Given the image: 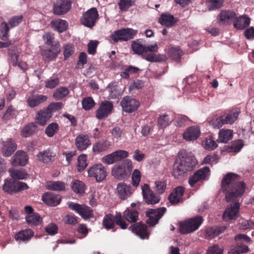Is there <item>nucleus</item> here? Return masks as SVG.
I'll list each match as a JSON object with an SVG mask.
<instances>
[{
  "mask_svg": "<svg viewBox=\"0 0 254 254\" xmlns=\"http://www.w3.org/2000/svg\"><path fill=\"white\" fill-rule=\"evenodd\" d=\"M182 51L179 47H171L168 51L169 56L174 60L178 62L182 55Z\"/></svg>",
  "mask_w": 254,
  "mask_h": 254,
  "instance_id": "obj_47",
  "label": "nucleus"
},
{
  "mask_svg": "<svg viewBox=\"0 0 254 254\" xmlns=\"http://www.w3.org/2000/svg\"><path fill=\"white\" fill-rule=\"evenodd\" d=\"M22 20L23 16L22 15L15 16L9 20L8 23L11 27H14L18 25Z\"/></svg>",
  "mask_w": 254,
  "mask_h": 254,
  "instance_id": "obj_64",
  "label": "nucleus"
},
{
  "mask_svg": "<svg viewBox=\"0 0 254 254\" xmlns=\"http://www.w3.org/2000/svg\"><path fill=\"white\" fill-rule=\"evenodd\" d=\"M0 27L1 32L2 33L1 39L2 40H6L8 37V32L9 30L8 25L6 22H3L1 23Z\"/></svg>",
  "mask_w": 254,
  "mask_h": 254,
  "instance_id": "obj_59",
  "label": "nucleus"
},
{
  "mask_svg": "<svg viewBox=\"0 0 254 254\" xmlns=\"http://www.w3.org/2000/svg\"><path fill=\"white\" fill-rule=\"evenodd\" d=\"M52 116L53 114L48 110V108L41 110L36 115V122L40 125L44 126Z\"/></svg>",
  "mask_w": 254,
  "mask_h": 254,
  "instance_id": "obj_23",
  "label": "nucleus"
},
{
  "mask_svg": "<svg viewBox=\"0 0 254 254\" xmlns=\"http://www.w3.org/2000/svg\"><path fill=\"white\" fill-rule=\"evenodd\" d=\"M111 133L113 137V139L116 142H118L121 139L123 131L119 127H116L112 129Z\"/></svg>",
  "mask_w": 254,
  "mask_h": 254,
  "instance_id": "obj_58",
  "label": "nucleus"
},
{
  "mask_svg": "<svg viewBox=\"0 0 254 254\" xmlns=\"http://www.w3.org/2000/svg\"><path fill=\"white\" fill-rule=\"evenodd\" d=\"M235 240L236 246L235 248V253L239 254L248 251L249 248L246 245L250 243L251 240L249 237L245 234H239L235 236Z\"/></svg>",
  "mask_w": 254,
  "mask_h": 254,
  "instance_id": "obj_11",
  "label": "nucleus"
},
{
  "mask_svg": "<svg viewBox=\"0 0 254 254\" xmlns=\"http://www.w3.org/2000/svg\"><path fill=\"white\" fill-rule=\"evenodd\" d=\"M209 10H214L220 8L223 5V0H206Z\"/></svg>",
  "mask_w": 254,
  "mask_h": 254,
  "instance_id": "obj_45",
  "label": "nucleus"
},
{
  "mask_svg": "<svg viewBox=\"0 0 254 254\" xmlns=\"http://www.w3.org/2000/svg\"><path fill=\"white\" fill-rule=\"evenodd\" d=\"M59 128L58 124L56 123H52L49 124L45 129V133L49 137H53L57 132Z\"/></svg>",
  "mask_w": 254,
  "mask_h": 254,
  "instance_id": "obj_52",
  "label": "nucleus"
},
{
  "mask_svg": "<svg viewBox=\"0 0 254 254\" xmlns=\"http://www.w3.org/2000/svg\"><path fill=\"white\" fill-rule=\"evenodd\" d=\"M52 27L56 31L60 33H62L65 31L68 26L67 22L65 20L61 19H58L53 20L51 22Z\"/></svg>",
  "mask_w": 254,
  "mask_h": 254,
  "instance_id": "obj_35",
  "label": "nucleus"
},
{
  "mask_svg": "<svg viewBox=\"0 0 254 254\" xmlns=\"http://www.w3.org/2000/svg\"><path fill=\"white\" fill-rule=\"evenodd\" d=\"M159 23L163 26L172 27L176 22L175 17L169 13H163L159 19Z\"/></svg>",
  "mask_w": 254,
  "mask_h": 254,
  "instance_id": "obj_32",
  "label": "nucleus"
},
{
  "mask_svg": "<svg viewBox=\"0 0 254 254\" xmlns=\"http://www.w3.org/2000/svg\"><path fill=\"white\" fill-rule=\"evenodd\" d=\"M137 33V30L129 28H123L114 31L110 37L114 43L127 42L133 39Z\"/></svg>",
  "mask_w": 254,
  "mask_h": 254,
  "instance_id": "obj_7",
  "label": "nucleus"
},
{
  "mask_svg": "<svg viewBox=\"0 0 254 254\" xmlns=\"http://www.w3.org/2000/svg\"><path fill=\"white\" fill-rule=\"evenodd\" d=\"M82 105L84 109L88 110L94 106L95 102L91 96H88L83 99Z\"/></svg>",
  "mask_w": 254,
  "mask_h": 254,
  "instance_id": "obj_53",
  "label": "nucleus"
},
{
  "mask_svg": "<svg viewBox=\"0 0 254 254\" xmlns=\"http://www.w3.org/2000/svg\"><path fill=\"white\" fill-rule=\"evenodd\" d=\"M113 152L116 157L117 162L126 158L128 156V152L126 150H118Z\"/></svg>",
  "mask_w": 254,
  "mask_h": 254,
  "instance_id": "obj_63",
  "label": "nucleus"
},
{
  "mask_svg": "<svg viewBox=\"0 0 254 254\" xmlns=\"http://www.w3.org/2000/svg\"><path fill=\"white\" fill-rule=\"evenodd\" d=\"M197 164L194 156L186 151H181L174 164L172 175L175 178L183 176L188 172L192 171Z\"/></svg>",
  "mask_w": 254,
  "mask_h": 254,
  "instance_id": "obj_2",
  "label": "nucleus"
},
{
  "mask_svg": "<svg viewBox=\"0 0 254 254\" xmlns=\"http://www.w3.org/2000/svg\"><path fill=\"white\" fill-rule=\"evenodd\" d=\"M117 190L119 197L123 200L129 197L134 190L129 185L125 183H119Z\"/></svg>",
  "mask_w": 254,
  "mask_h": 254,
  "instance_id": "obj_21",
  "label": "nucleus"
},
{
  "mask_svg": "<svg viewBox=\"0 0 254 254\" xmlns=\"http://www.w3.org/2000/svg\"><path fill=\"white\" fill-rule=\"evenodd\" d=\"M53 157V153L49 149L40 152L37 155L38 160L44 163L49 162Z\"/></svg>",
  "mask_w": 254,
  "mask_h": 254,
  "instance_id": "obj_40",
  "label": "nucleus"
},
{
  "mask_svg": "<svg viewBox=\"0 0 254 254\" xmlns=\"http://www.w3.org/2000/svg\"><path fill=\"white\" fill-rule=\"evenodd\" d=\"M120 104L123 110L127 113H131L136 111L140 106L138 100L132 98V96H125Z\"/></svg>",
  "mask_w": 254,
  "mask_h": 254,
  "instance_id": "obj_13",
  "label": "nucleus"
},
{
  "mask_svg": "<svg viewBox=\"0 0 254 254\" xmlns=\"http://www.w3.org/2000/svg\"><path fill=\"white\" fill-rule=\"evenodd\" d=\"M1 144V153L5 157L10 156L17 149V144L12 138H7L2 141Z\"/></svg>",
  "mask_w": 254,
  "mask_h": 254,
  "instance_id": "obj_19",
  "label": "nucleus"
},
{
  "mask_svg": "<svg viewBox=\"0 0 254 254\" xmlns=\"http://www.w3.org/2000/svg\"><path fill=\"white\" fill-rule=\"evenodd\" d=\"M111 145V142L107 140H101L95 143L92 147L93 151L99 153L107 150Z\"/></svg>",
  "mask_w": 254,
  "mask_h": 254,
  "instance_id": "obj_31",
  "label": "nucleus"
},
{
  "mask_svg": "<svg viewBox=\"0 0 254 254\" xmlns=\"http://www.w3.org/2000/svg\"><path fill=\"white\" fill-rule=\"evenodd\" d=\"M26 220L29 225L37 226L40 224L41 217L39 214L35 213L31 215H27L26 216Z\"/></svg>",
  "mask_w": 254,
  "mask_h": 254,
  "instance_id": "obj_46",
  "label": "nucleus"
},
{
  "mask_svg": "<svg viewBox=\"0 0 254 254\" xmlns=\"http://www.w3.org/2000/svg\"><path fill=\"white\" fill-rule=\"evenodd\" d=\"M47 96H29L27 103L31 107H35L47 100Z\"/></svg>",
  "mask_w": 254,
  "mask_h": 254,
  "instance_id": "obj_42",
  "label": "nucleus"
},
{
  "mask_svg": "<svg viewBox=\"0 0 254 254\" xmlns=\"http://www.w3.org/2000/svg\"><path fill=\"white\" fill-rule=\"evenodd\" d=\"M71 7L70 0H57L54 3L53 13L57 15H64L69 11Z\"/></svg>",
  "mask_w": 254,
  "mask_h": 254,
  "instance_id": "obj_16",
  "label": "nucleus"
},
{
  "mask_svg": "<svg viewBox=\"0 0 254 254\" xmlns=\"http://www.w3.org/2000/svg\"><path fill=\"white\" fill-rule=\"evenodd\" d=\"M141 180V173L138 169H134L131 175V185L136 188L139 185Z\"/></svg>",
  "mask_w": 254,
  "mask_h": 254,
  "instance_id": "obj_50",
  "label": "nucleus"
},
{
  "mask_svg": "<svg viewBox=\"0 0 254 254\" xmlns=\"http://www.w3.org/2000/svg\"><path fill=\"white\" fill-rule=\"evenodd\" d=\"M60 52V45L56 44L51 49L44 50L42 52V56L45 60L50 61L55 59Z\"/></svg>",
  "mask_w": 254,
  "mask_h": 254,
  "instance_id": "obj_27",
  "label": "nucleus"
},
{
  "mask_svg": "<svg viewBox=\"0 0 254 254\" xmlns=\"http://www.w3.org/2000/svg\"><path fill=\"white\" fill-rule=\"evenodd\" d=\"M208 123L209 125L216 128H219L225 125L224 117L222 116L219 117L216 115H213Z\"/></svg>",
  "mask_w": 254,
  "mask_h": 254,
  "instance_id": "obj_39",
  "label": "nucleus"
},
{
  "mask_svg": "<svg viewBox=\"0 0 254 254\" xmlns=\"http://www.w3.org/2000/svg\"><path fill=\"white\" fill-rule=\"evenodd\" d=\"M113 104L108 101L102 102L98 109L96 111L95 115L97 119L102 120L106 118L111 114L113 110Z\"/></svg>",
  "mask_w": 254,
  "mask_h": 254,
  "instance_id": "obj_17",
  "label": "nucleus"
},
{
  "mask_svg": "<svg viewBox=\"0 0 254 254\" xmlns=\"http://www.w3.org/2000/svg\"><path fill=\"white\" fill-rule=\"evenodd\" d=\"M233 136L232 130L221 129L219 130L218 141L220 142L226 143L231 139Z\"/></svg>",
  "mask_w": 254,
  "mask_h": 254,
  "instance_id": "obj_34",
  "label": "nucleus"
},
{
  "mask_svg": "<svg viewBox=\"0 0 254 254\" xmlns=\"http://www.w3.org/2000/svg\"><path fill=\"white\" fill-rule=\"evenodd\" d=\"M75 144L79 150L86 149L91 144L88 135L82 134L78 135L75 139Z\"/></svg>",
  "mask_w": 254,
  "mask_h": 254,
  "instance_id": "obj_26",
  "label": "nucleus"
},
{
  "mask_svg": "<svg viewBox=\"0 0 254 254\" xmlns=\"http://www.w3.org/2000/svg\"><path fill=\"white\" fill-rule=\"evenodd\" d=\"M99 42L96 40H91L88 44V52L89 54L94 55L96 52V49Z\"/></svg>",
  "mask_w": 254,
  "mask_h": 254,
  "instance_id": "obj_61",
  "label": "nucleus"
},
{
  "mask_svg": "<svg viewBox=\"0 0 254 254\" xmlns=\"http://www.w3.org/2000/svg\"><path fill=\"white\" fill-rule=\"evenodd\" d=\"M88 176L94 179L97 183L104 181L108 175L106 168L102 164H96L89 167Z\"/></svg>",
  "mask_w": 254,
  "mask_h": 254,
  "instance_id": "obj_8",
  "label": "nucleus"
},
{
  "mask_svg": "<svg viewBox=\"0 0 254 254\" xmlns=\"http://www.w3.org/2000/svg\"><path fill=\"white\" fill-rule=\"evenodd\" d=\"M240 111L237 110L229 111L227 113H225L224 117V121L225 124H232L238 119Z\"/></svg>",
  "mask_w": 254,
  "mask_h": 254,
  "instance_id": "obj_37",
  "label": "nucleus"
},
{
  "mask_svg": "<svg viewBox=\"0 0 254 254\" xmlns=\"http://www.w3.org/2000/svg\"><path fill=\"white\" fill-rule=\"evenodd\" d=\"M200 131L197 126H191L187 128L183 133V138L187 141L197 139L200 136Z\"/></svg>",
  "mask_w": 254,
  "mask_h": 254,
  "instance_id": "obj_24",
  "label": "nucleus"
},
{
  "mask_svg": "<svg viewBox=\"0 0 254 254\" xmlns=\"http://www.w3.org/2000/svg\"><path fill=\"white\" fill-rule=\"evenodd\" d=\"M170 122L169 116L167 114L160 116L159 117L157 120L158 125L161 128L166 127L169 125Z\"/></svg>",
  "mask_w": 254,
  "mask_h": 254,
  "instance_id": "obj_54",
  "label": "nucleus"
},
{
  "mask_svg": "<svg viewBox=\"0 0 254 254\" xmlns=\"http://www.w3.org/2000/svg\"><path fill=\"white\" fill-rule=\"evenodd\" d=\"M132 0H120L119 6L121 11H127L130 7L133 5Z\"/></svg>",
  "mask_w": 254,
  "mask_h": 254,
  "instance_id": "obj_56",
  "label": "nucleus"
},
{
  "mask_svg": "<svg viewBox=\"0 0 254 254\" xmlns=\"http://www.w3.org/2000/svg\"><path fill=\"white\" fill-rule=\"evenodd\" d=\"M185 192V188L179 186L174 189L168 196V199L172 204L182 203L184 200L183 196Z\"/></svg>",
  "mask_w": 254,
  "mask_h": 254,
  "instance_id": "obj_20",
  "label": "nucleus"
},
{
  "mask_svg": "<svg viewBox=\"0 0 254 254\" xmlns=\"http://www.w3.org/2000/svg\"><path fill=\"white\" fill-rule=\"evenodd\" d=\"M49 189L56 191L65 190V184L61 181L51 182L48 185Z\"/></svg>",
  "mask_w": 254,
  "mask_h": 254,
  "instance_id": "obj_44",
  "label": "nucleus"
},
{
  "mask_svg": "<svg viewBox=\"0 0 254 254\" xmlns=\"http://www.w3.org/2000/svg\"><path fill=\"white\" fill-rule=\"evenodd\" d=\"M141 190L143 198L147 204H154L159 202V196L150 190L148 185L144 184L142 186Z\"/></svg>",
  "mask_w": 254,
  "mask_h": 254,
  "instance_id": "obj_18",
  "label": "nucleus"
},
{
  "mask_svg": "<svg viewBox=\"0 0 254 254\" xmlns=\"http://www.w3.org/2000/svg\"><path fill=\"white\" fill-rule=\"evenodd\" d=\"M244 146L243 141L242 140H237L232 143L231 149L233 152H239Z\"/></svg>",
  "mask_w": 254,
  "mask_h": 254,
  "instance_id": "obj_60",
  "label": "nucleus"
},
{
  "mask_svg": "<svg viewBox=\"0 0 254 254\" xmlns=\"http://www.w3.org/2000/svg\"><path fill=\"white\" fill-rule=\"evenodd\" d=\"M131 47L134 53L140 55L145 53V46L140 43V40L137 39L132 41Z\"/></svg>",
  "mask_w": 254,
  "mask_h": 254,
  "instance_id": "obj_41",
  "label": "nucleus"
},
{
  "mask_svg": "<svg viewBox=\"0 0 254 254\" xmlns=\"http://www.w3.org/2000/svg\"><path fill=\"white\" fill-rule=\"evenodd\" d=\"M18 114V111L11 106H10L7 109L2 118L4 121H8L11 119L15 118Z\"/></svg>",
  "mask_w": 254,
  "mask_h": 254,
  "instance_id": "obj_48",
  "label": "nucleus"
},
{
  "mask_svg": "<svg viewBox=\"0 0 254 254\" xmlns=\"http://www.w3.org/2000/svg\"><path fill=\"white\" fill-rule=\"evenodd\" d=\"M226 228L225 226L208 228L205 230L206 237L208 239H213L223 233Z\"/></svg>",
  "mask_w": 254,
  "mask_h": 254,
  "instance_id": "obj_30",
  "label": "nucleus"
},
{
  "mask_svg": "<svg viewBox=\"0 0 254 254\" xmlns=\"http://www.w3.org/2000/svg\"><path fill=\"white\" fill-rule=\"evenodd\" d=\"M203 221L201 216H196L180 223L179 231L182 234H188L197 230Z\"/></svg>",
  "mask_w": 254,
  "mask_h": 254,
  "instance_id": "obj_5",
  "label": "nucleus"
},
{
  "mask_svg": "<svg viewBox=\"0 0 254 254\" xmlns=\"http://www.w3.org/2000/svg\"><path fill=\"white\" fill-rule=\"evenodd\" d=\"M204 147L208 150H212L216 148L217 146L216 142L213 140L212 136L206 138L204 141Z\"/></svg>",
  "mask_w": 254,
  "mask_h": 254,
  "instance_id": "obj_55",
  "label": "nucleus"
},
{
  "mask_svg": "<svg viewBox=\"0 0 254 254\" xmlns=\"http://www.w3.org/2000/svg\"><path fill=\"white\" fill-rule=\"evenodd\" d=\"M34 233L32 230L26 229L17 232L14 236V239L16 241L27 242L31 239Z\"/></svg>",
  "mask_w": 254,
  "mask_h": 254,
  "instance_id": "obj_29",
  "label": "nucleus"
},
{
  "mask_svg": "<svg viewBox=\"0 0 254 254\" xmlns=\"http://www.w3.org/2000/svg\"><path fill=\"white\" fill-rule=\"evenodd\" d=\"M87 155L85 154H81L78 157V164L77 165V169L78 172L83 171L87 166L86 162Z\"/></svg>",
  "mask_w": 254,
  "mask_h": 254,
  "instance_id": "obj_51",
  "label": "nucleus"
},
{
  "mask_svg": "<svg viewBox=\"0 0 254 254\" xmlns=\"http://www.w3.org/2000/svg\"><path fill=\"white\" fill-rule=\"evenodd\" d=\"M209 175V168L205 166L196 171L193 175L190 177L189 183L191 187H193L196 183L202 180H207Z\"/></svg>",
  "mask_w": 254,
  "mask_h": 254,
  "instance_id": "obj_14",
  "label": "nucleus"
},
{
  "mask_svg": "<svg viewBox=\"0 0 254 254\" xmlns=\"http://www.w3.org/2000/svg\"><path fill=\"white\" fill-rule=\"evenodd\" d=\"M119 226L122 229L128 228V224L123 219L121 213H117L114 217L111 214H106L103 220V224L107 229H111L114 227L115 224Z\"/></svg>",
  "mask_w": 254,
  "mask_h": 254,
  "instance_id": "obj_6",
  "label": "nucleus"
},
{
  "mask_svg": "<svg viewBox=\"0 0 254 254\" xmlns=\"http://www.w3.org/2000/svg\"><path fill=\"white\" fill-rule=\"evenodd\" d=\"M37 127L34 123H30L26 125L21 130V135L23 137H29L34 134Z\"/></svg>",
  "mask_w": 254,
  "mask_h": 254,
  "instance_id": "obj_36",
  "label": "nucleus"
},
{
  "mask_svg": "<svg viewBox=\"0 0 254 254\" xmlns=\"http://www.w3.org/2000/svg\"><path fill=\"white\" fill-rule=\"evenodd\" d=\"M73 191L78 194L85 193V185L83 182L78 180H73L71 184Z\"/></svg>",
  "mask_w": 254,
  "mask_h": 254,
  "instance_id": "obj_38",
  "label": "nucleus"
},
{
  "mask_svg": "<svg viewBox=\"0 0 254 254\" xmlns=\"http://www.w3.org/2000/svg\"><path fill=\"white\" fill-rule=\"evenodd\" d=\"M123 219L128 222L134 223L128 227V230L135 233L141 239H148L149 233L147 232V225L138 220L139 212L135 209L127 207L123 212Z\"/></svg>",
  "mask_w": 254,
  "mask_h": 254,
  "instance_id": "obj_3",
  "label": "nucleus"
},
{
  "mask_svg": "<svg viewBox=\"0 0 254 254\" xmlns=\"http://www.w3.org/2000/svg\"><path fill=\"white\" fill-rule=\"evenodd\" d=\"M28 157L27 153L24 151H17L14 156L12 162L14 166H25L28 162Z\"/></svg>",
  "mask_w": 254,
  "mask_h": 254,
  "instance_id": "obj_25",
  "label": "nucleus"
},
{
  "mask_svg": "<svg viewBox=\"0 0 254 254\" xmlns=\"http://www.w3.org/2000/svg\"><path fill=\"white\" fill-rule=\"evenodd\" d=\"M99 18L98 12L95 7H92L84 12L80 18V22L84 26L92 28Z\"/></svg>",
  "mask_w": 254,
  "mask_h": 254,
  "instance_id": "obj_10",
  "label": "nucleus"
},
{
  "mask_svg": "<svg viewBox=\"0 0 254 254\" xmlns=\"http://www.w3.org/2000/svg\"><path fill=\"white\" fill-rule=\"evenodd\" d=\"M236 14L231 10H222L218 16V18L223 23H228L229 20L234 19Z\"/></svg>",
  "mask_w": 254,
  "mask_h": 254,
  "instance_id": "obj_33",
  "label": "nucleus"
},
{
  "mask_svg": "<svg viewBox=\"0 0 254 254\" xmlns=\"http://www.w3.org/2000/svg\"><path fill=\"white\" fill-rule=\"evenodd\" d=\"M233 25L234 27L239 30H242L250 25L251 19L246 15L236 17L234 18Z\"/></svg>",
  "mask_w": 254,
  "mask_h": 254,
  "instance_id": "obj_28",
  "label": "nucleus"
},
{
  "mask_svg": "<svg viewBox=\"0 0 254 254\" xmlns=\"http://www.w3.org/2000/svg\"><path fill=\"white\" fill-rule=\"evenodd\" d=\"M28 188V187L26 183L12 180H5L2 186L3 190L9 194L15 193L26 190Z\"/></svg>",
  "mask_w": 254,
  "mask_h": 254,
  "instance_id": "obj_9",
  "label": "nucleus"
},
{
  "mask_svg": "<svg viewBox=\"0 0 254 254\" xmlns=\"http://www.w3.org/2000/svg\"><path fill=\"white\" fill-rule=\"evenodd\" d=\"M240 180L241 177L234 173H227L222 180L221 189L225 194L226 200L233 202L223 214L226 221L236 219L239 214L240 204L238 198L244 194L246 187V184Z\"/></svg>",
  "mask_w": 254,
  "mask_h": 254,
  "instance_id": "obj_1",
  "label": "nucleus"
},
{
  "mask_svg": "<svg viewBox=\"0 0 254 254\" xmlns=\"http://www.w3.org/2000/svg\"><path fill=\"white\" fill-rule=\"evenodd\" d=\"M68 205L70 209L78 213L84 219L93 217L92 210L89 206L72 202L69 203Z\"/></svg>",
  "mask_w": 254,
  "mask_h": 254,
  "instance_id": "obj_15",
  "label": "nucleus"
},
{
  "mask_svg": "<svg viewBox=\"0 0 254 254\" xmlns=\"http://www.w3.org/2000/svg\"><path fill=\"white\" fill-rule=\"evenodd\" d=\"M167 210L166 208L163 207L156 209H150L146 213L148 219L146 223L150 226H154L158 223L160 219L163 216Z\"/></svg>",
  "mask_w": 254,
  "mask_h": 254,
  "instance_id": "obj_12",
  "label": "nucleus"
},
{
  "mask_svg": "<svg viewBox=\"0 0 254 254\" xmlns=\"http://www.w3.org/2000/svg\"><path fill=\"white\" fill-rule=\"evenodd\" d=\"M58 227L53 223L49 224L45 227L46 232L50 235H54L58 233Z\"/></svg>",
  "mask_w": 254,
  "mask_h": 254,
  "instance_id": "obj_62",
  "label": "nucleus"
},
{
  "mask_svg": "<svg viewBox=\"0 0 254 254\" xmlns=\"http://www.w3.org/2000/svg\"><path fill=\"white\" fill-rule=\"evenodd\" d=\"M11 177L14 180H22L26 178L27 173L23 170L12 169L9 170Z\"/></svg>",
  "mask_w": 254,
  "mask_h": 254,
  "instance_id": "obj_43",
  "label": "nucleus"
},
{
  "mask_svg": "<svg viewBox=\"0 0 254 254\" xmlns=\"http://www.w3.org/2000/svg\"><path fill=\"white\" fill-rule=\"evenodd\" d=\"M141 180V173L138 169H134L131 175V185L136 188L139 185Z\"/></svg>",
  "mask_w": 254,
  "mask_h": 254,
  "instance_id": "obj_49",
  "label": "nucleus"
},
{
  "mask_svg": "<svg viewBox=\"0 0 254 254\" xmlns=\"http://www.w3.org/2000/svg\"><path fill=\"white\" fill-rule=\"evenodd\" d=\"M132 169L131 161L126 160L114 165L112 169V174L117 179L124 180L129 177Z\"/></svg>",
  "mask_w": 254,
  "mask_h": 254,
  "instance_id": "obj_4",
  "label": "nucleus"
},
{
  "mask_svg": "<svg viewBox=\"0 0 254 254\" xmlns=\"http://www.w3.org/2000/svg\"><path fill=\"white\" fill-rule=\"evenodd\" d=\"M155 191L159 194H162L166 189V183L164 181H156Z\"/></svg>",
  "mask_w": 254,
  "mask_h": 254,
  "instance_id": "obj_57",
  "label": "nucleus"
},
{
  "mask_svg": "<svg viewBox=\"0 0 254 254\" xmlns=\"http://www.w3.org/2000/svg\"><path fill=\"white\" fill-rule=\"evenodd\" d=\"M61 196L51 192H48L42 195L43 201L51 206L58 205L61 201Z\"/></svg>",
  "mask_w": 254,
  "mask_h": 254,
  "instance_id": "obj_22",
  "label": "nucleus"
}]
</instances>
